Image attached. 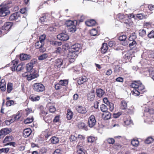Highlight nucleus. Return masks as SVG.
Masks as SVG:
<instances>
[{"label":"nucleus","mask_w":154,"mask_h":154,"mask_svg":"<svg viewBox=\"0 0 154 154\" xmlns=\"http://www.w3.org/2000/svg\"><path fill=\"white\" fill-rule=\"evenodd\" d=\"M68 45L67 44H65L64 45H63L61 47L62 50L63 51H65L67 50L68 49Z\"/></svg>","instance_id":"55"},{"label":"nucleus","mask_w":154,"mask_h":154,"mask_svg":"<svg viewBox=\"0 0 154 154\" xmlns=\"http://www.w3.org/2000/svg\"><path fill=\"white\" fill-rule=\"evenodd\" d=\"M127 38L126 36L125 35H123L120 36L119 37V40L121 41H125Z\"/></svg>","instance_id":"60"},{"label":"nucleus","mask_w":154,"mask_h":154,"mask_svg":"<svg viewBox=\"0 0 154 154\" xmlns=\"http://www.w3.org/2000/svg\"><path fill=\"white\" fill-rule=\"evenodd\" d=\"M87 80V78L86 76L82 77L79 78L78 80V83L79 85H81L86 82Z\"/></svg>","instance_id":"18"},{"label":"nucleus","mask_w":154,"mask_h":154,"mask_svg":"<svg viewBox=\"0 0 154 154\" xmlns=\"http://www.w3.org/2000/svg\"><path fill=\"white\" fill-rule=\"evenodd\" d=\"M85 23L88 26H91L96 24V22L94 20H91L86 21Z\"/></svg>","instance_id":"17"},{"label":"nucleus","mask_w":154,"mask_h":154,"mask_svg":"<svg viewBox=\"0 0 154 154\" xmlns=\"http://www.w3.org/2000/svg\"><path fill=\"white\" fill-rule=\"evenodd\" d=\"M40 97L38 96H31L30 99L33 101H37L38 100L40 99Z\"/></svg>","instance_id":"45"},{"label":"nucleus","mask_w":154,"mask_h":154,"mask_svg":"<svg viewBox=\"0 0 154 154\" xmlns=\"http://www.w3.org/2000/svg\"><path fill=\"white\" fill-rule=\"evenodd\" d=\"M51 142L53 144H56L58 143L59 140L58 137H52L50 139Z\"/></svg>","instance_id":"25"},{"label":"nucleus","mask_w":154,"mask_h":154,"mask_svg":"<svg viewBox=\"0 0 154 154\" xmlns=\"http://www.w3.org/2000/svg\"><path fill=\"white\" fill-rule=\"evenodd\" d=\"M14 101L12 100H9L7 101L6 103V105L7 106H10L14 103Z\"/></svg>","instance_id":"59"},{"label":"nucleus","mask_w":154,"mask_h":154,"mask_svg":"<svg viewBox=\"0 0 154 154\" xmlns=\"http://www.w3.org/2000/svg\"><path fill=\"white\" fill-rule=\"evenodd\" d=\"M134 107L131 106L127 109V112L129 114H132L134 113Z\"/></svg>","instance_id":"49"},{"label":"nucleus","mask_w":154,"mask_h":154,"mask_svg":"<svg viewBox=\"0 0 154 154\" xmlns=\"http://www.w3.org/2000/svg\"><path fill=\"white\" fill-rule=\"evenodd\" d=\"M12 66L11 67V70L13 71L16 70V68L17 65L18 64V62L17 61H12Z\"/></svg>","instance_id":"23"},{"label":"nucleus","mask_w":154,"mask_h":154,"mask_svg":"<svg viewBox=\"0 0 154 154\" xmlns=\"http://www.w3.org/2000/svg\"><path fill=\"white\" fill-rule=\"evenodd\" d=\"M109 110L111 111H112L114 109V104L112 103H109Z\"/></svg>","instance_id":"61"},{"label":"nucleus","mask_w":154,"mask_h":154,"mask_svg":"<svg viewBox=\"0 0 154 154\" xmlns=\"http://www.w3.org/2000/svg\"><path fill=\"white\" fill-rule=\"evenodd\" d=\"M121 68L118 66H116L114 69V72H119L121 69Z\"/></svg>","instance_id":"62"},{"label":"nucleus","mask_w":154,"mask_h":154,"mask_svg":"<svg viewBox=\"0 0 154 154\" xmlns=\"http://www.w3.org/2000/svg\"><path fill=\"white\" fill-rule=\"evenodd\" d=\"M103 117L104 119L108 120L111 118V114L108 112H106L103 114Z\"/></svg>","instance_id":"22"},{"label":"nucleus","mask_w":154,"mask_h":154,"mask_svg":"<svg viewBox=\"0 0 154 154\" xmlns=\"http://www.w3.org/2000/svg\"><path fill=\"white\" fill-rule=\"evenodd\" d=\"M31 132L32 131L30 128L26 129L23 131V136L25 137L26 138L30 135Z\"/></svg>","instance_id":"14"},{"label":"nucleus","mask_w":154,"mask_h":154,"mask_svg":"<svg viewBox=\"0 0 154 154\" xmlns=\"http://www.w3.org/2000/svg\"><path fill=\"white\" fill-rule=\"evenodd\" d=\"M76 109L79 113L82 114L85 113L87 111L85 107L81 106H78L77 107Z\"/></svg>","instance_id":"12"},{"label":"nucleus","mask_w":154,"mask_h":154,"mask_svg":"<svg viewBox=\"0 0 154 154\" xmlns=\"http://www.w3.org/2000/svg\"><path fill=\"white\" fill-rule=\"evenodd\" d=\"M73 116L72 112L69 110H68L67 113V118L69 120L72 118Z\"/></svg>","instance_id":"28"},{"label":"nucleus","mask_w":154,"mask_h":154,"mask_svg":"<svg viewBox=\"0 0 154 154\" xmlns=\"http://www.w3.org/2000/svg\"><path fill=\"white\" fill-rule=\"evenodd\" d=\"M127 103L125 100H122L120 103V109L122 110H125L127 109Z\"/></svg>","instance_id":"19"},{"label":"nucleus","mask_w":154,"mask_h":154,"mask_svg":"<svg viewBox=\"0 0 154 154\" xmlns=\"http://www.w3.org/2000/svg\"><path fill=\"white\" fill-rule=\"evenodd\" d=\"M13 137L12 136H7L5 138L4 143H6L8 142L11 141L12 140Z\"/></svg>","instance_id":"43"},{"label":"nucleus","mask_w":154,"mask_h":154,"mask_svg":"<svg viewBox=\"0 0 154 154\" xmlns=\"http://www.w3.org/2000/svg\"><path fill=\"white\" fill-rule=\"evenodd\" d=\"M11 131V130L7 128L2 129L0 131V136L7 135L9 134Z\"/></svg>","instance_id":"15"},{"label":"nucleus","mask_w":154,"mask_h":154,"mask_svg":"<svg viewBox=\"0 0 154 154\" xmlns=\"http://www.w3.org/2000/svg\"><path fill=\"white\" fill-rule=\"evenodd\" d=\"M77 139V137H76L75 135H71L69 138L70 141H74L76 140Z\"/></svg>","instance_id":"52"},{"label":"nucleus","mask_w":154,"mask_h":154,"mask_svg":"<svg viewBox=\"0 0 154 154\" xmlns=\"http://www.w3.org/2000/svg\"><path fill=\"white\" fill-rule=\"evenodd\" d=\"M10 13L8 6L6 5H0V14L2 16H5Z\"/></svg>","instance_id":"2"},{"label":"nucleus","mask_w":154,"mask_h":154,"mask_svg":"<svg viewBox=\"0 0 154 154\" xmlns=\"http://www.w3.org/2000/svg\"><path fill=\"white\" fill-rule=\"evenodd\" d=\"M147 36L150 38H154V30H152L148 34Z\"/></svg>","instance_id":"50"},{"label":"nucleus","mask_w":154,"mask_h":154,"mask_svg":"<svg viewBox=\"0 0 154 154\" xmlns=\"http://www.w3.org/2000/svg\"><path fill=\"white\" fill-rule=\"evenodd\" d=\"M123 57L124 58L126 59V61L128 60L129 59H130L131 57V54H130V53L129 51H128L127 53L125 54Z\"/></svg>","instance_id":"33"},{"label":"nucleus","mask_w":154,"mask_h":154,"mask_svg":"<svg viewBox=\"0 0 154 154\" xmlns=\"http://www.w3.org/2000/svg\"><path fill=\"white\" fill-rule=\"evenodd\" d=\"M33 119V118L32 117L27 118L25 120H24V122L25 124H29L32 122Z\"/></svg>","instance_id":"37"},{"label":"nucleus","mask_w":154,"mask_h":154,"mask_svg":"<svg viewBox=\"0 0 154 154\" xmlns=\"http://www.w3.org/2000/svg\"><path fill=\"white\" fill-rule=\"evenodd\" d=\"M131 88H134L132 94L135 96H138L142 91L144 89V86L140 81H134L130 85Z\"/></svg>","instance_id":"1"},{"label":"nucleus","mask_w":154,"mask_h":154,"mask_svg":"<svg viewBox=\"0 0 154 154\" xmlns=\"http://www.w3.org/2000/svg\"><path fill=\"white\" fill-rule=\"evenodd\" d=\"M63 60L61 59H58L56 60V65L59 67H60L63 64Z\"/></svg>","instance_id":"32"},{"label":"nucleus","mask_w":154,"mask_h":154,"mask_svg":"<svg viewBox=\"0 0 154 154\" xmlns=\"http://www.w3.org/2000/svg\"><path fill=\"white\" fill-rule=\"evenodd\" d=\"M107 141L109 144H113L115 142V140L113 138H109L107 140Z\"/></svg>","instance_id":"63"},{"label":"nucleus","mask_w":154,"mask_h":154,"mask_svg":"<svg viewBox=\"0 0 154 154\" xmlns=\"http://www.w3.org/2000/svg\"><path fill=\"white\" fill-rule=\"evenodd\" d=\"M96 93L97 96L99 97H101L104 95L105 91L101 88H98L96 89Z\"/></svg>","instance_id":"13"},{"label":"nucleus","mask_w":154,"mask_h":154,"mask_svg":"<svg viewBox=\"0 0 154 154\" xmlns=\"http://www.w3.org/2000/svg\"><path fill=\"white\" fill-rule=\"evenodd\" d=\"M153 139L152 137H149L146 139L145 142L147 144H149L153 142Z\"/></svg>","instance_id":"39"},{"label":"nucleus","mask_w":154,"mask_h":154,"mask_svg":"<svg viewBox=\"0 0 154 154\" xmlns=\"http://www.w3.org/2000/svg\"><path fill=\"white\" fill-rule=\"evenodd\" d=\"M136 38L137 36L135 33H133L130 36L129 38V40L130 41H135Z\"/></svg>","instance_id":"40"},{"label":"nucleus","mask_w":154,"mask_h":154,"mask_svg":"<svg viewBox=\"0 0 154 154\" xmlns=\"http://www.w3.org/2000/svg\"><path fill=\"white\" fill-rule=\"evenodd\" d=\"M76 54L75 53L69 51L67 56V59L70 63L74 62L75 60V56Z\"/></svg>","instance_id":"5"},{"label":"nucleus","mask_w":154,"mask_h":154,"mask_svg":"<svg viewBox=\"0 0 154 154\" xmlns=\"http://www.w3.org/2000/svg\"><path fill=\"white\" fill-rule=\"evenodd\" d=\"M59 83L62 86H66L68 84V81L66 80H60L59 82Z\"/></svg>","instance_id":"36"},{"label":"nucleus","mask_w":154,"mask_h":154,"mask_svg":"<svg viewBox=\"0 0 154 154\" xmlns=\"http://www.w3.org/2000/svg\"><path fill=\"white\" fill-rule=\"evenodd\" d=\"M44 43H42L40 41H38L35 43V47L36 48L38 49L41 47H43L44 46Z\"/></svg>","instance_id":"26"},{"label":"nucleus","mask_w":154,"mask_h":154,"mask_svg":"<svg viewBox=\"0 0 154 154\" xmlns=\"http://www.w3.org/2000/svg\"><path fill=\"white\" fill-rule=\"evenodd\" d=\"M78 127L79 128L82 129L86 131L88 130L87 127L86 126L85 123L82 122H80L78 125Z\"/></svg>","instance_id":"21"},{"label":"nucleus","mask_w":154,"mask_h":154,"mask_svg":"<svg viewBox=\"0 0 154 154\" xmlns=\"http://www.w3.org/2000/svg\"><path fill=\"white\" fill-rule=\"evenodd\" d=\"M81 47V46L80 44H75L71 46L70 51L74 53H75V52L79 51Z\"/></svg>","instance_id":"7"},{"label":"nucleus","mask_w":154,"mask_h":154,"mask_svg":"<svg viewBox=\"0 0 154 154\" xmlns=\"http://www.w3.org/2000/svg\"><path fill=\"white\" fill-rule=\"evenodd\" d=\"M68 31L69 32L73 33L75 32L76 30V27L74 25H72L69 27L68 28Z\"/></svg>","instance_id":"38"},{"label":"nucleus","mask_w":154,"mask_h":154,"mask_svg":"<svg viewBox=\"0 0 154 154\" xmlns=\"http://www.w3.org/2000/svg\"><path fill=\"white\" fill-rule=\"evenodd\" d=\"M139 35L142 37L145 36L146 35V32L145 30L143 29L140 30L139 31Z\"/></svg>","instance_id":"44"},{"label":"nucleus","mask_w":154,"mask_h":154,"mask_svg":"<svg viewBox=\"0 0 154 154\" xmlns=\"http://www.w3.org/2000/svg\"><path fill=\"white\" fill-rule=\"evenodd\" d=\"M23 69L22 65L21 64H19L18 65H17V66L16 68V70L17 71H19L22 69Z\"/></svg>","instance_id":"54"},{"label":"nucleus","mask_w":154,"mask_h":154,"mask_svg":"<svg viewBox=\"0 0 154 154\" xmlns=\"http://www.w3.org/2000/svg\"><path fill=\"white\" fill-rule=\"evenodd\" d=\"M12 26V24L11 22L6 23L4 26H2V29L3 30H9Z\"/></svg>","instance_id":"11"},{"label":"nucleus","mask_w":154,"mask_h":154,"mask_svg":"<svg viewBox=\"0 0 154 154\" xmlns=\"http://www.w3.org/2000/svg\"><path fill=\"white\" fill-rule=\"evenodd\" d=\"M46 36L45 35H41L39 37V41L42 42L44 43H45L44 41L45 40Z\"/></svg>","instance_id":"53"},{"label":"nucleus","mask_w":154,"mask_h":154,"mask_svg":"<svg viewBox=\"0 0 154 154\" xmlns=\"http://www.w3.org/2000/svg\"><path fill=\"white\" fill-rule=\"evenodd\" d=\"M12 84L11 83H8V84L7 87V90L8 92L10 93L11 91L12 90Z\"/></svg>","instance_id":"41"},{"label":"nucleus","mask_w":154,"mask_h":154,"mask_svg":"<svg viewBox=\"0 0 154 154\" xmlns=\"http://www.w3.org/2000/svg\"><path fill=\"white\" fill-rule=\"evenodd\" d=\"M47 149L45 148H42L39 152L40 154H46L47 152Z\"/></svg>","instance_id":"51"},{"label":"nucleus","mask_w":154,"mask_h":154,"mask_svg":"<svg viewBox=\"0 0 154 154\" xmlns=\"http://www.w3.org/2000/svg\"><path fill=\"white\" fill-rule=\"evenodd\" d=\"M33 88L34 90L37 92H42L45 90V87L41 83H36L33 85Z\"/></svg>","instance_id":"3"},{"label":"nucleus","mask_w":154,"mask_h":154,"mask_svg":"<svg viewBox=\"0 0 154 154\" xmlns=\"http://www.w3.org/2000/svg\"><path fill=\"white\" fill-rule=\"evenodd\" d=\"M77 154H85L84 151L81 148L79 149L77 152Z\"/></svg>","instance_id":"64"},{"label":"nucleus","mask_w":154,"mask_h":154,"mask_svg":"<svg viewBox=\"0 0 154 154\" xmlns=\"http://www.w3.org/2000/svg\"><path fill=\"white\" fill-rule=\"evenodd\" d=\"M90 34L92 36H95L97 33V31L95 29H91L90 31Z\"/></svg>","instance_id":"47"},{"label":"nucleus","mask_w":154,"mask_h":154,"mask_svg":"<svg viewBox=\"0 0 154 154\" xmlns=\"http://www.w3.org/2000/svg\"><path fill=\"white\" fill-rule=\"evenodd\" d=\"M117 17L119 19L122 20L125 17V16L123 14L119 13L118 14Z\"/></svg>","instance_id":"58"},{"label":"nucleus","mask_w":154,"mask_h":154,"mask_svg":"<svg viewBox=\"0 0 154 154\" xmlns=\"http://www.w3.org/2000/svg\"><path fill=\"white\" fill-rule=\"evenodd\" d=\"M97 140V137L91 136L88 137V142L92 143L95 142Z\"/></svg>","instance_id":"24"},{"label":"nucleus","mask_w":154,"mask_h":154,"mask_svg":"<svg viewBox=\"0 0 154 154\" xmlns=\"http://www.w3.org/2000/svg\"><path fill=\"white\" fill-rule=\"evenodd\" d=\"M33 67L32 64L29 63L26 64V68L28 72H30L32 69Z\"/></svg>","instance_id":"31"},{"label":"nucleus","mask_w":154,"mask_h":154,"mask_svg":"<svg viewBox=\"0 0 154 154\" xmlns=\"http://www.w3.org/2000/svg\"><path fill=\"white\" fill-rule=\"evenodd\" d=\"M122 112H119L116 113H114L113 114V117L115 118H118L120 115H122Z\"/></svg>","instance_id":"57"},{"label":"nucleus","mask_w":154,"mask_h":154,"mask_svg":"<svg viewBox=\"0 0 154 154\" xmlns=\"http://www.w3.org/2000/svg\"><path fill=\"white\" fill-rule=\"evenodd\" d=\"M38 76V75L37 73L29 72L27 79L29 81L37 78Z\"/></svg>","instance_id":"9"},{"label":"nucleus","mask_w":154,"mask_h":154,"mask_svg":"<svg viewBox=\"0 0 154 154\" xmlns=\"http://www.w3.org/2000/svg\"><path fill=\"white\" fill-rule=\"evenodd\" d=\"M57 38L60 40L63 41H66L69 38L68 35L64 33H62L57 35Z\"/></svg>","instance_id":"6"},{"label":"nucleus","mask_w":154,"mask_h":154,"mask_svg":"<svg viewBox=\"0 0 154 154\" xmlns=\"http://www.w3.org/2000/svg\"><path fill=\"white\" fill-rule=\"evenodd\" d=\"M48 57V54L45 53L39 56L38 59L40 60H42L46 59Z\"/></svg>","instance_id":"42"},{"label":"nucleus","mask_w":154,"mask_h":154,"mask_svg":"<svg viewBox=\"0 0 154 154\" xmlns=\"http://www.w3.org/2000/svg\"><path fill=\"white\" fill-rule=\"evenodd\" d=\"M100 109L102 112H107L108 110V108L104 104H102L100 105Z\"/></svg>","instance_id":"35"},{"label":"nucleus","mask_w":154,"mask_h":154,"mask_svg":"<svg viewBox=\"0 0 154 154\" xmlns=\"http://www.w3.org/2000/svg\"><path fill=\"white\" fill-rule=\"evenodd\" d=\"M50 104L48 103L47 104V106L50 112H54L55 111L56 109L54 106L51 105L50 106Z\"/></svg>","instance_id":"27"},{"label":"nucleus","mask_w":154,"mask_h":154,"mask_svg":"<svg viewBox=\"0 0 154 154\" xmlns=\"http://www.w3.org/2000/svg\"><path fill=\"white\" fill-rule=\"evenodd\" d=\"M5 83L4 82H2V81L0 82V87L1 90L3 91L5 90L6 87L5 86Z\"/></svg>","instance_id":"48"},{"label":"nucleus","mask_w":154,"mask_h":154,"mask_svg":"<svg viewBox=\"0 0 154 154\" xmlns=\"http://www.w3.org/2000/svg\"><path fill=\"white\" fill-rule=\"evenodd\" d=\"M96 120L95 116L91 115L89 117L88 120V125L89 127L92 128L94 126L96 123Z\"/></svg>","instance_id":"4"},{"label":"nucleus","mask_w":154,"mask_h":154,"mask_svg":"<svg viewBox=\"0 0 154 154\" xmlns=\"http://www.w3.org/2000/svg\"><path fill=\"white\" fill-rule=\"evenodd\" d=\"M50 44L54 46H58L62 45V42H61L53 41L50 42Z\"/></svg>","instance_id":"30"},{"label":"nucleus","mask_w":154,"mask_h":154,"mask_svg":"<svg viewBox=\"0 0 154 154\" xmlns=\"http://www.w3.org/2000/svg\"><path fill=\"white\" fill-rule=\"evenodd\" d=\"M108 49V47L107 44L106 43H103L101 48V51L102 52L103 54L106 53Z\"/></svg>","instance_id":"20"},{"label":"nucleus","mask_w":154,"mask_h":154,"mask_svg":"<svg viewBox=\"0 0 154 154\" xmlns=\"http://www.w3.org/2000/svg\"><path fill=\"white\" fill-rule=\"evenodd\" d=\"M94 89H92L87 94V99L89 101H93L94 98Z\"/></svg>","instance_id":"8"},{"label":"nucleus","mask_w":154,"mask_h":154,"mask_svg":"<svg viewBox=\"0 0 154 154\" xmlns=\"http://www.w3.org/2000/svg\"><path fill=\"white\" fill-rule=\"evenodd\" d=\"M124 122L126 125H128L132 123V121L130 118H129L125 120Z\"/></svg>","instance_id":"46"},{"label":"nucleus","mask_w":154,"mask_h":154,"mask_svg":"<svg viewBox=\"0 0 154 154\" xmlns=\"http://www.w3.org/2000/svg\"><path fill=\"white\" fill-rule=\"evenodd\" d=\"M20 17V14L18 12L13 13L9 17V19L11 20H15L18 19Z\"/></svg>","instance_id":"10"},{"label":"nucleus","mask_w":154,"mask_h":154,"mask_svg":"<svg viewBox=\"0 0 154 154\" xmlns=\"http://www.w3.org/2000/svg\"><path fill=\"white\" fill-rule=\"evenodd\" d=\"M63 52L61 47H58L57 48V49L55 51V52L57 54H61Z\"/></svg>","instance_id":"56"},{"label":"nucleus","mask_w":154,"mask_h":154,"mask_svg":"<svg viewBox=\"0 0 154 154\" xmlns=\"http://www.w3.org/2000/svg\"><path fill=\"white\" fill-rule=\"evenodd\" d=\"M31 56L29 55L22 54L20 55V59L21 60H24L30 59Z\"/></svg>","instance_id":"16"},{"label":"nucleus","mask_w":154,"mask_h":154,"mask_svg":"<svg viewBox=\"0 0 154 154\" xmlns=\"http://www.w3.org/2000/svg\"><path fill=\"white\" fill-rule=\"evenodd\" d=\"M131 144L133 146H137L139 144V142L137 140L133 139L131 142Z\"/></svg>","instance_id":"34"},{"label":"nucleus","mask_w":154,"mask_h":154,"mask_svg":"<svg viewBox=\"0 0 154 154\" xmlns=\"http://www.w3.org/2000/svg\"><path fill=\"white\" fill-rule=\"evenodd\" d=\"M124 23L126 24V25H128L129 26L132 25L133 23L130 18H128L125 20Z\"/></svg>","instance_id":"29"}]
</instances>
